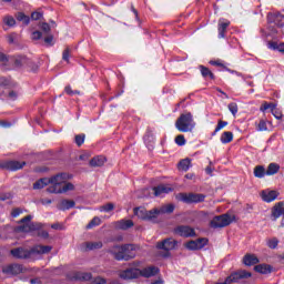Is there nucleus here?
Listing matches in <instances>:
<instances>
[{
  "mask_svg": "<svg viewBox=\"0 0 284 284\" xmlns=\"http://www.w3.org/2000/svg\"><path fill=\"white\" fill-rule=\"evenodd\" d=\"M64 92H67L70 97L74 95V91L71 87H65Z\"/></svg>",
  "mask_w": 284,
  "mask_h": 284,
  "instance_id": "57",
  "label": "nucleus"
},
{
  "mask_svg": "<svg viewBox=\"0 0 284 284\" xmlns=\"http://www.w3.org/2000/svg\"><path fill=\"white\" fill-rule=\"evenodd\" d=\"M98 225H101V219L95 216L88 223L87 230H92L93 227H98Z\"/></svg>",
  "mask_w": 284,
  "mask_h": 284,
  "instance_id": "36",
  "label": "nucleus"
},
{
  "mask_svg": "<svg viewBox=\"0 0 284 284\" xmlns=\"http://www.w3.org/2000/svg\"><path fill=\"white\" fill-rule=\"evenodd\" d=\"M42 17H43V13L38 12V11L31 13V19L33 21H39V19H41Z\"/></svg>",
  "mask_w": 284,
  "mask_h": 284,
  "instance_id": "50",
  "label": "nucleus"
},
{
  "mask_svg": "<svg viewBox=\"0 0 284 284\" xmlns=\"http://www.w3.org/2000/svg\"><path fill=\"white\" fill-rule=\"evenodd\" d=\"M139 268H126V270H121L118 272L119 278H122V281H132L134 278H139Z\"/></svg>",
  "mask_w": 284,
  "mask_h": 284,
  "instance_id": "10",
  "label": "nucleus"
},
{
  "mask_svg": "<svg viewBox=\"0 0 284 284\" xmlns=\"http://www.w3.org/2000/svg\"><path fill=\"white\" fill-rule=\"evenodd\" d=\"M19 226L16 227V232H34L39 226L32 222V215H27L19 221Z\"/></svg>",
  "mask_w": 284,
  "mask_h": 284,
  "instance_id": "8",
  "label": "nucleus"
},
{
  "mask_svg": "<svg viewBox=\"0 0 284 284\" xmlns=\"http://www.w3.org/2000/svg\"><path fill=\"white\" fill-rule=\"evenodd\" d=\"M52 41H54L53 36H48L47 38H44V43H47V45H52Z\"/></svg>",
  "mask_w": 284,
  "mask_h": 284,
  "instance_id": "53",
  "label": "nucleus"
},
{
  "mask_svg": "<svg viewBox=\"0 0 284 284\" xmlns=\"http://www.w3.org/2000/svg\"><path fill=\"white\" fill-rule=\"evenodd\" d=\"M3 23L9 26V28H13V26H17V20H14V17L12 16H6L3 18Z\"/></svg>",
  "mask_w": 284,
  "mask_h": 284,
  "instance_id": "37",
  "label": "nucleus"
},
{
  "mask_svg": "<svg viewBox=\"0 0 284 284\" xmlns=\"http://www.w3.org/2000/svg\"><path fill=\"white\" fill-rule=\"evenodd\" d=\"M267 130V122L261 120L257 124V132H265Z\"/></svg>",
  "mask_w": 284,
  "mask_h": 284,
  "instance_id": "44",
  "label": "nucleus"
},
{
  "mask_svg": "<svg viewBox=\"0 0 284 284\" xmlns=\"http://www.w3.org/2000/svg\"><path fill=\"white\" fill-rule=\"evenodd\" d=\"M3 274H7L8 276H17L23 272V266L20 264H10L8 266H4L2 268Z\"/></svg>",
  "mask_w": 284,
  "mask_h": 284,
  "instance_id": "15",
  "label": "nucleus"
},
{
  "mask_svg": "<svg viewBox=\"0 0 284 284\" xmlns=\"http://www.w3.org/2000/svg\"><path fill=\"white\" fill-rule=\"evenodd\" d=\"M224 70H226V72H230L231 74H236L237 77H241V73L239 71H234L232 69H229L227 67H224Z\"/></svg>",
  "mask_w": 284,
  "mask_h": 284,
  "instance_id": "56",
  "label": "nucleus"
},
{
  "mask_svg": "<svg viewBox=\"0 0 284 284\" xmlns=\"http://www.w3.org/2000/svg\"><path fill=\"white\" fill-rule=\"evenodd\" d=\"M8 43H14V36L13 34L8 36Z\"/></svg>",
  "mask_w": 284,
  "mask_h": 284,
  "instance_id": "63",
  "label": "nucleus"
},
{
  "mask_svg": "<svg viewBox=\"0 0 284 284\" xmlns=\"http://www.w3.org/2000/svg\"><path fill=\"white\" fill-rule=\"evenodd\" d=\"M178 243L179 242L176 240H174L172 237H169V239H165L161 242H158L156 243V248L158 250H164V252H170V251L176 248Z\"/></svg>",
  "mask_w": 284,
  "mask_h": 284,
  "instance_id": "12",
  "label": "nucleus"
},
{
  "mask_svg": "<svg viewBox=\"0 0 284 284\" xmlns=\"http://www.w3.org/2000/svg\"><path fill=\"white\" fill-rule=\"evenodd\" d=\"M226 125L227 121L219 120L217 125L213 132V136L216 135L217 132H221V130H223V128H225Z\"/></svg>",
  "mask_w": 284,
  "mask_h": 284,
  "instance_id": "39",
  "label": "nucleus"
},
{
  "mask_svg": "<svg viewBox=\"0 0 284 284\" xmlns=\"http://www.w3.org/2000/svg\"><path fill=\"white\" fill-rule=\"evenodd\" d=\"M210 65H216L217 68H223V69H225V65H224L223 62H221L220 60H211V61H210Z\"/></svg>",
  "mask_w": 284,
  "mask_h": 284,
  "instance_id": "51",
  "label": "nucleus"
},
{
  "mask_svg": "<svg viewBox=\"0 0 284 284\" xmlns=\"http://www.w3.org/2000/svg\"><path fill=\"white\" fill-rule=\"evenodd\" d=\"M45 185H50V179L42 178L38 180L36 183H33V190H43Z\"/></svg>",
  "mask_w": 284,
  "mask_h": 284,
  "instance_id": "28",
  "label": "nucleus"
},
{
  "mask_svg": "<svg viewBox=\"0 0 284 284\" xmlns=\"http://www.w3.org/2000/svg\"><path fill=\"white\" fill-rule=\"evenodd\" d=\"M84 246L88 251L101 250V247H103V242H101V241H99V242H87V243H84Z\"/></svg>",
  "mask_w": 284,
  "mask_h": 284,
  "instance_id": "31",
  "label": "nucleus"
},
{
  "mask_svg": "<svg viewBox=\"0 0 284 284\" xmlns=\"http://www.w3.org/2000/svg\"><path fill=\"white\" fill-rule=\"evenodd\" d=\"M21 209H13L12 212H11V216L13 219H17V216H19V214H21Z\"/></svg>",
  "mask_w": 284,
  "mask_h": 284,
  "instance_id": "54",
  "label": "nucleus"
},
{
  "mask_svg": "<svg viewBox=\"0 0 284 284\" xmlns=\"http://www.w3.org/2000/svg\"><path fill=\"white\" fill-rule=\"evenodd\" d=\"M176 200L182 203H203L205 201V194L201 193H179Z\"/></svg>",
  "mask_w": 284,
  "mask_h": 284,
  "instance_id": "6",
  "label": "nucleus"
},
{
  "mask_svg": "<svg viewBox=\"0 0 284 284\" xmlns=\"http://www.w3.org/2000/svg\"><path fill=\"white\" fill-rule=\"evenodd\" d=\"M173 232L178 236H182V239H194L196 236V231L190 225H179Z\"/></svg>",
  "mask_w": 284,
  "mask_h": 284,
  "instance_id": "9",
  "label": "nucleus"
},
{
  "mask_svg": "<svg viewBox=\"0 0 284 284\" xmlns=\"http://www.w3.org/2000/svg\"><path fill=\"white\" fill-rule=\"evenodd\" d=\"M17 21L23 22L24 26H30V17L23 12L16 13Z\"/></svg>",
  "mask_w": 284,
  "mask_h": 284,
  "instance_id": "33",
  "label": "nucleus"
},
{
  "mask_svg": "<svg viewBox=\"0 0 284 284\" xmlns=\"http://www.w3.org/2000/svg\"><path fill=\"white\" fill-rule=\"evenodd\" d=\"M75 205H77V203L73 200H62L58 204V210L65 212V210H72V207H74Z\"/></svg>",
  "mask_w": 284,
  "mask_h": 284,
  "instance_id": "24",
  "label": "nucleus"
},
{
  "mask_svg": "<svg viewBox=\"0 0 284 284\" xmlns=\"http://www.w3.org/2000/svg\"><path fill=\"white\" fill-rule=\"evenodd\" d=\"M251 276H252V273L247 271H237L235 273H232L230 276H227L226 280L230 284H232V283H240L242 278H250Z\"/></svg>",
  "mask_w": 284,
  "mask_h": 284,
  "instance_id": "13",
  "label": "nucleus"
},
{
  "mask_svg": "<svg viewBox=\"0 0 284 284\" xmlns=\"http://www.w3.org/2000/svg\"><path fill=\"white\" fill-rule=\"evenodd\" d=\"M278 170H281V166L276 163H271L266 170L267 176H274V174H278Z\"/></svg>",
  "mask_w": 284,
  "mask_h": 284,
  "instance_id": "32",
  "label": "nucleus"
},
{
  "mask_svg": "<svg viewBox=\"0 0 284 284\" xmlns=\"http://www.w3.org/2000/svg\"><path fill=\"white\" fill-rule=\"evenodd\" d=\"M71 52H72V50H70V48H68V47L63 50L62 59H63V61H67V63H70Z\"/></svg>",
  "mask_w": 284,
  "mask_h": 284,
  "instance_id": "43",
  "label": "nucleus"
},
{
  "mask_svg": "<svg viewBox=\"0 0 284 284\" xmlns=\"http://www.w3.org/2000/svg\"><path fill=\"white\" fill-rule=\"evenodd\" d=\"M199 70L201 72L203 79H211V81H214L216 79L214 73L209 68H206L205 65H200Z\"/></svg>",
  "mask_w": 284,
  "mask_h": 284,
  "instance_id": "25",
  "label": "nucleus"
},
{
  "mask_svg": "<svg viewBox=\"0 0 284 284\" xmlns=\"http://www.w3.org/2000/svg\"><path fill=\"white\" fill-rule=\"evenodd\" d=\"M116 230H130V227H134V222L132 220H120L114 223Z\"/></svg>",
  "mask_w": 284,
  "mask_h": 284,
  "instance_id": "22",
  "label": "nucleus"
},
{
  "mask_svg": "<svg viewBox=\"0 0 284 284\" xmlns=\"http://www.w3.org/2000/svg\"><path fill=\"white\" fill-rule=\"evenodd\" d=\"M9 99L14 101L17 99V92H14V91L9 92Z\"/></svg>",
  "mask_w": 284,
  "mask_h": 284,
  "instance_id": "59",
  "label": "nucleus"
},
{
  "mask_svg": "<svg viewBox=\"0 0 284 284\" xmlns=\"http://www.w3.org/2000/svg\"><path fill=\"white\" fill-rule=\"evenodd\" d=\"M91 284H108V281L101 276L93 278Z\"/></svg>",
  "mask_w": 284,
  "mask_h": 284,
  "instance_id": "47",
  "label": "nucleus"
},
{
  "mask_svg": "<svg viewBox=\"0 0 284 284\" xmlns=\"http://www.w3.org/2000/svg\"><path fill=\"white\" fill-rule=\"evenodd\" d=\"M151 284H163V280H156V281L152 282Z\"/></svg>",
  "mask_w": 284,
  "mask_h": 284,
  "instance_id": "64",
  "label": "nucleus"
},
{
  "mask_svg": "<svg viewBox=\"0 0 284 284\" xmlns=\"http://www.w3.org/2000/svg\"><path fill=\"white\" fill-rule=\"evenodd\" d=\"M267 245L271 250H276V247H278V239L273 237V239L268 240Z\"/></svg>",
  "mask_w": 284,
  "mask_h": 284,
  "instance_id": "42",
  "label": "nucleus"
},
{
  "mask_svg": "<svg viewBox=\"0 0 284 284\" xmlns=\"http://www.w3.org/2000/svg\"><path fill=\"white\" fill-rule=\"evenodd\" d=\"M232 141H234V133H232L231 131H225L222 133L221 143L227 144L232 143Z\"/></svg>",
  "mask_w": 284,
  "mask_h": 284,
  "instance_id": "29",
  "label": "nucleus"
},
{
  "mask_svg": "<svg viewBox=\"0 0 284 284\" xmlns=\"http://www.w3.org/2000/svg\"><path fill=\"white\" fill-rule=\"evenodd\" d=\"M276 49L278 50V52H282V54H284V42L277 44Z\"/></svg>",
  "mask_w": 284,
  "mask_h": 284,
  "instance_id": "58",
  "label": "nucleus"
},
{
  "mask_svg": "<svg viewBox=\"0 0 284 284\" xmlns=\"http://www.w3.org/2000/svg\"><path fill=\"white\" fill-rule=\"evenodd\" d=\"M175 128L179 132H192L196 128L194 115L190 112L182 113L175 121Z\"/></svg>",
  "mask_w": 284,
  "mask_h": 284,
  "instance_id": "5",
  "label": "nucleus"
},
{
  "mask_svg": "<svg viewBox=\"0 0 284 284\" xmlns=\"http://www.w3.org/2000/svg\"><path fill=\"white\" fill-rule=\"evenodd\" d=\"M10 61L14 63L16 68H21L26 63V57L17 55L11 58Z\"/></svg>",
  "mask_w": 284,
  "mask_h": 284,
  "instance_id": "35",
  "label": "nucleus"
},
{
  "mask_svg": "<svg viewBox=\"0 0 284 284\" xmlns=\"http://www.w3.org/2000/svg\"><path fill=\"white\" fill-rule=\"evenodd\" d=\"M41 37H43V33H41V31H33L31 33V39L33 41H39V39H41Z\"/></svg>",
  "mask_w": 284,
  "mask_h": 284,
  "instance_id": "46",
  "label": "nucleus"
},
{
  "mask_svg": "<svg viewBox=\"0 0 284 284\" xmlns=\"http://www.w3.org/2000/svg\"><path fill=\"white\" fill-rule=\"evenodd\" d=\"M207 245V239H197V240H192V241H189L186 244H185V247L186 250H203L204 246Z\"/></svg>",
  "mask_w": 284,
  "mask_h": 284,
  "instance_id": "14",
  "label": "nucleus"
},
{
  "mask_svg": "<svg viewBox=\"0 0 284 284\" xmlns=\"http://www.w3.org/2000/svg\"><path fill=\"white\" fill-rule=\"evenodd\" d=\"M31 284H41V278L37 277V278H32L30 280Z\"/></svg>",
  "mask_w": 284,
  "mask_h": 284,
  "instance_id": "60",
  "label": "nucleus"
},
{
  "mask_svg": "<svg viewBox=\"0 0 284 284\" xmlns=\"http://www.w3.org/2000/svg\"><path fill=\"white\" fill-rule=\"evenodd\" d=\"M230 20L225 18H221L217 22V32L219 39H225V34H227V28H230Z\"/></svg>",
  "mask_w": 284,
  "mask_h": 284,
  "instance_id": "17",
  "label": "nucleus"
},
{
  "mask_svg": "<svg viewBox=\"0 0 284 284\" xmlns=\"http://www.w3.org/2000/svg\"><path fill=\"white\" fill-rule=\"evenodd\" d=\"M197 216H199V219H207L209 213L205 211H201V212H199Z\"/></svg>",
  "mask_w": 284,
  "mask_h": 284,
  "instance_id": "55",
  "label": "nucleus"
},
{
  "mask_svg": "<svg viewBox=\"0 0 284 284\" xmlns=\"http://www.w3.org/2000/svg\"><path fill=\"white\" fill-rule=\"evenodd\" d=\"M260 110L261 112H265V110H272V112H274V110H276V104L264 102Z\"/></svg>",
  "mask_w": 284,
  "mask_h": 284,
  "instance_id": "38",
  "label": "nucleus"
},
{
  "mask_svg": "<svg viewBox=\"0 0 284 284\" xmlns=\"http://www.w3.org/2000/svg\"><path fill=\"white\" fill-rule=\"evenodd\" d=\"M244 265L252 266L258 264V257L254 254H246L243 258Z\"/></svg>",
  "mask_w": 284,
  "mask_h": 284,
  "instance_id": "26",
  "label": "nucleus"
},
{
  "mask_svg": "<svg viewBox=\"0 0 284 284\" xmlns=\"http://www.w3.org/2000/svg\"><path fill=\"white\" fill-rule=\"evenodd\" d=\"M133 244L113 245L109 247L108 253L115 258V261H132L136 253Z\"/></svg>",
  "mask_w": 284,
  "mask_h": 284,
  "instance_id": "4",
  "label": "nucleus"
},
{
  "mask_svg": "<svg viewBox=\"0 0 284 284\" xmlns=\"http://www.w3.org/2000/svg\"><path fill=\"white\" fill-rule=\"evenodd\" d=\"M262 199L265 203H272L278 199V193L277 191H262Z\"/></svg>",
  "mask_w": 284,
  "mask_h": 284,
  "instance_id": "23",
  "label": "nucleus"
},
{
  "mask_svg": "<svg viewBox=\"0 0 284 284\" xmlns=\"http://www.w3.org/2000/svg\"><path fill=\"white\" fill-rule=\"evenodd\" d=\"M229 110H230L231 114H233V116H236V114L239 113V104H236V102L230 103Z\"/></svg>",
  "mask_w": 284,
  "mask_h": 284,
  "instance_id": "41",
  "label": "nucleus"
},
{
  "mask_svg": "<svg viewBox=\"0 0 284 284\" xmlns=\"http://www.w3.org/2000/svg\"><path fill=\"white\" fill-rule=\"evenodd\" d=\"M106 161H108V159L105 156L97 155L90 160L89 165L91 168H103V165H105Z\"/></svg>",
  "mask_w": 284,
  "mask_h": 284,
  "instance_id": "21",
  "label": "nucleus"
},
{
  "mask_svg": "<svg viewBox=\"0 0 284 284\" xmlns=\"http://www.w3.org/2000/svg\"><path fill=\"white\" fill-rule=\"evenodd\" d=\"M1 170H8L9 172H17V170H23L26 162L19 161H4L0 163Z\"/></svg>",
  "mask_w": 284,
  "mask_h": 284,
  "instance_id": "11",
  "label": "nucleus"
},
{
  "mask_svg": "<svg viewBox=\"0 0 284 284\" xmlns=\"http://www.w3.org/2000/svg\"><path fill=\"white\" fill-rule=\"evenodd\" d=\"M69 281H90L92 273L74 271L68 274Z\"/></svg>",
  "mask_w": 284,
  "mask_h": 284,
  "instance_id": "16",
  "label": "nucleus"
},
{
  "mask_svg": "<svg viewBox=\"0 0 284 284\" xmlns=\"http://www.w3.org/2000/svg\"><path fill=\"white\" fill-rule=\"evenodd\" d=\"M154 196H163L164 194H170V192L173 191L172 186L160 184L158 186H154L153 189Z\"/></svg>",
  "mask_w": 284,
  "mask_h": 284,
  "instance_id": "19",
  "label": "nucleus"
},
{
  "mask_svg": "<svg viewBox=\"0 0 284 284\" xmlns=\"http://www.w3.org/2000/svg\"><path fill=\"white\" fill-rule=\"evenodd\" d=\"M265 174H267V171H265V168L263 165L255 166L254 176H256V179H263Z\"/></svg>",
  "mask_w": 284,
  "mask_h": 284,
  "instance_id": "34",
  "label": "nucleus"
},
{
  "mask_svg": "<svg viewBox=\"0 0 284 284\" xmlns=\"http://www.w3.org/2000/svg\"><path fill=\"white\" fill-rule=\"evenodd\" d=\"M8 57H6V54H3V53H0V63L2 64V65H6L7 63H8Z\"/></svg>",
  "mask_w": 284,
  "mask_h": 284,
  "instance_id": "52",
  "label": "nucleus"
},
{
  "mask_svg": "<svg viewBox=\"0 0 284 284\" xmlns=\"http://www.w3.org/2000/svg\"><path fill=\"white\" fill-rule=\"evenodd\" d=\"M85 143V134H78L75 135V144L78 148H81Z\"/></svg>",
  "mask_w": 284,
  "mask_h": 284,
  "instance_id": "40",
  "label": "nucleus"
},
{
  "mask_svg": "<svg viewBox=\"0 0 284 284\" xmlns=\"http://www.w3.org/2000/svg\"><path fill=\"white\" fill-rule=\"evenodd\" d=\"M51 252L52 246L50 245H34L31 248L18 247L11 250V254L14 258H34V256L50 254Z\"/></svg>",
  "mask_w": 284,
  "mask_h": 284,
  "instance_id": "3",
  "label": "nucleus"
},
{
  "mask_svg": "<svg viewBox=\"0 0 284 284\" xmlns=\"http://www.w3.org/2000/svg\"><path fill=\"white\" fill-rule=\"evenodd\" d=\"M0 125L1 128H10V122L1 121Z\"/></svg>",
  "mask_w": 284,
  "mask_h": 284,
  "instance_id": "62",
  "label": "nucleus"
},
{
  "mask_svg": "<svg viewBox=\"0 0 284 284\" xmlns=\"http://www.w3.org/2000/svg\"><path fill=\"white\" fill-rule=\"evenodd\" d=\"M139 276H142L143 278H152V276H156L161 270L156 266H146L142 270H139Z\"/></svg>",
  "mask_w": 284,
  "mask_h": 284,
  "instance_id": "18",
  "label": "nucleus"
},
{
  "mask_svg": "<svg viewBox=\"0 0 284 284\" xmlns=\"http://www.w3.org/2000/svg\"><path fill=\"white\" fill-rule=\"evenodd\" d=\"M176 145H185V135L180 134L175 138Z\"/></svg>",
  "mask_w": 284,
  "mask_h": 284,
  "instance_id": "45",
  "label": "nucleus"
},
{
  "mask_svg": "<svg viewBox=\"0 0 284 284\" xmlns=\"http://www.w3.org/2000/svg\"><path fill=\"white\" fill-rule=\"evenodd\" d=\"M272 216L274 217V221L284 216V202H278L273 206Z\"/></svg>",
  "mask_w": 284,
  "mask_h": 284,
  "instance_id": "20",
  "label": "nucleus"
},
{
  "mask_svg": "<svg viewBox=\"0 0 284 284\" xmlns=\"http://www.w3.org/2000/svg\"><path fill=\"white\" fill-rule=\"evenodd\" d=\"M112 210H114V204L113 203H108V204H104L102 206L103 212H112Z\"/></svg>",
  "mask_w": 284,
  "mask_h": 284,
  "instance_id": "49",
  "label": "nucleus"
},
{
  "mask_svg": "<svg viewBox=\"0 0 284 284\" xmlns=\"http://www.w3.org/2000/svg\"><path fill=\"white\" fill-rule=\"evenodd\" d=\"M40 28H41L42 32H44L45 34H48L51 30L50 24H48V22L40 23Z\"/></svg>",
  "mask_w": 284,
  "mask_h": 284,
  "instance_id": "48",
  "label": "nucleus"
},
{
  "mask_svg": "<svg viewBox=\"0 0 284 284\" xmlns=\"http://www.w3.org/2000/svg\"><path fill=\"white\" fill-rule=\"evenodd\" d=\"M133 212L138 219H141L142 221H152L154 223V221H156L161 214H172V212H174V205L168 204L159 209H152L150 211H146L143 206H139L133 209Z\"/></svg>",
  "mask_w": 284,
  "mask_h": 284,
  "instance_id": "2",
  "label": "nucleus"
},
{
  "mask_svg": "<svg viewBox=\"0 0 284 284\" xmlns=\"http://www.w3.org/2000/svg\"><path fill=\"white\" fill-rule=\"evenodd\" d=\"M231 223H234V215L222 214L213 217L210 225L214 230H217L219 227H227Z\"/></svg>",
  "mask_w": 284,
  "mask_h": 284,
  "instance_id": "7",
  "label": "nucleus"
},
{
  "mask_svg": "<svg viewBox=\"0 0 284 284\" xmlns=\"http://www.w3.org/2000/svg\"><path fill=\"white\" fill-rule=\"evenodd\" d=\"M258 274H272V266L268 264H260L254 267Z\"/></svg>",
  "mask_w": 284,
  "mask_h": 284,
  "instance_id": "27",
  "label": "nucleus"
},
{
  "mask_svg": "<svg viewBox=\"0 0 284 284\" xmlns=\"http://www.w3.org/2000/svg\"><path fill=\"white\" fill-rule=\"evenodd\" d=\"M192 165V161L190 159L181 160L178 164L179 170H182V172H187Z\"/></svg>",
  "mask_w": 284,
  "mask_h": 284,
  "instance_id": "30",
  "label": "nucleus"
},
{
  "mask_svg": "<svg viewBox=\"0 0 284 284\" xmlns=\"http://www.w3.org/2000/svg\"><path fill=\"white\" fill-rule=\"evenodd\" d=\"M50 181V186L47 189V192L49 194H64L65 192H71L74 190V184L68 182L70 181V175L67 173H59L51 179Z\"/></svg>",
  "mask_w": 284,
  "mask_h": 284,
  "instance_id": "1",
  "label": "nucleus"
},
{
  "mask_svg": "<svg viewBox=\"0 0 284 284\" xmlns=\"http://www.w3.org/2000/svg\"><path fill=\"white\" fill-rule=\"evenodd\" d=\"M205 172H206V174H210L212 176L214 169H212V166H206Z\"/></svg>",
  "mask_w": 284,
  "mask_h": 284,
  "instance_id": "61",
  "label": "nucleus"
}]
</instances>
